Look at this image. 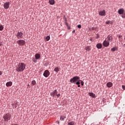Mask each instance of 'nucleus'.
Masks as SVG:
<instances>
[{
  "instance_id": "20e7f679",
  "label": "nucleus",
  "mask_w": 125,
  "mask_h": 125,
  "mask_svg": "<svg viewBox=\"0 0 125 125\" xmlns=\"http://www.w3.org/2000/svg\"><path fill=\"white\" fill-rule=\"evenodd\" d=\"M50 75V72H49V71L47 70H45L43 74V76L45 77V78H48Z\"/></svg>"
},
{
  "instance_id": "72a5a7b5",
  "label": "nucleus",
  "mask_w": 125,
  "mask_h": 125,
  "mask_svg": "<svg viewBox=\"0 0 125 125\" xmlns=\"http://www.w3.org/2000/svg\"><path fill=\"white\" fill-rule=\"evenodd\" d=\"M105 24H110V21H106Z\"/></svg>"
},
{
  "instance_id": "412c9836",
  "label": "nucleus",
  "mask_w": 125,
  "mask_h": 125,
  "mask_svg": "<svg viewBox=\"0 0 125 125\" xmlns=\"http://www.w3.org/2000/svg\"><path fill=\"white\" fill-rule=\"evenodd\" d=\"M89 94L91 97H95V94H94L93 93H89Z\"/></svg>"
},
{
  "instance_id": "2eb2a0df",
  "label": "nucleus",
  "mask_w": 125,
  "mask_h": 125,
  "mask_svg": "<svg viewBox=\"0 0 125 125\" xmlns=\"http://www.w3.org/2000/svg\"><path fill=\"white\" fill-rule=\"evenodd\" d=\"M85 49L86 51H90V50H91V47L89 46H87L85 47Z\"/></svg>"
},
{
  "instance_id": "dca6fc26",
  "label": "nucleus",
  "mask_w": 125,
  "mask_h": 125,
  "mask_svg": "<svg viewBox=\"0 0 125 125\" xmlns=\"http://www.w3.org/2000/svg\"><path fill=\"white\" fill-rule=\"evenodd\" d=\"M6 86H11L12 85V83L11 82H8L6 83Z\"/></svg>"
},
{
  "instance_id": "4468645a",
  "label": "nucleus",
  "mask_w": 125,
  "mask_h": 125,
  "mask_svg": "<svg viewBox=\"0 0 125 125\" xmlns=\"http://www.w3.org/2000/svg\"><path fill=\"white\" fill-rule=\"evenodd\" d=\"M97 48H98V49H100V48H102V44L101 43H98L96 45Z\"/></svg>"
},
{
  "instance_id": "e433bc0d",
  "label": "nucleus",
  "mask_w": 125,
  "mask_h": 125,
  "mask_svg": "<svg viewBox=\"0 0 125 125\" xmlns=\"http://www.w3.org/2000/svg\"><path fill=\"white\" fill-rule=\"evenodd\" d=\"M122 36L119 35V39H121V38H122Z\"/></svg>"
},
{
  "instance_id": "473e14b6",
  "label": "nucleus",
  "mask_w": 125,
  "mask_h": 125,
  "mask_svg": "<svg viewBox=\"0 0 125 125\" xmlns=\"http://www.w3.org/2000/svg\"><path fill=\"white\" fill-rule=\"evenodd\" d=\"M57 97H58V98L60 97V94H57Z\"/></svg>"
},
{
  "instance_id": "423d86ee",
  "label": "nucleus",
  "mask_w": 125,
  "mask_h": 125,
  "mask_svg": "<svg viewBox=\"0 0 125 125\" xmlns=\"http://www.w3.org/2000/svg\"><path fill=\"white\" fill-rule=\"evenodd\" d=\"M17 37L18 39H23V33L22 32H18L17 34Z\"/></svg>"
},
{
  "instance_id": "c03bdc74",
  "label": "nucleus",
  "mask_w": 125,
  "mask_h": 125,
  "mask_svg": "<svg viewBox=\"0 0 125 125\" xmlns=\"http://www.w3.org/2000/svg\"><path fill=\"white\" fill-rule=\"evenodd\" d=\"M0 45H1V43H0Z\"/></svg>"
},
{
  "instance_id": "1a4fd4ad",
  "label": "nucleus",
  "mask_w": 125,
  "mask_h": 125,
  "mask_svg": "<svg viewBox=\"0 0 125 125\" xmlns=\"http://www.w3.org/2000/svg\"><path fill=\"white\" fill-rule=\"evenodd\" d=\"M119 14L121 15V14H123L125 12V9H124V8H121L118 11Z\"/></svg>"
},
{
  "instance_id": "ea45409f",
  "label": "nucleus",
  "mask_w": 125,
  "mask_h": 125,
  "mask_svg": "<svg viewBox=\"0 0 125 125\" xmlns=\"http://www.w3.org/2000/svg\"><path fill=\"white\" fill-rule=\"evenodd\" d=\"M2 74V73H1V71H0V76H1Z\"/></svg>"
},
{
  "instance_id": "f03ea898",
  "label": "nucleus",
  "mask_w": 125,
  "mask_h": 125,
  "mask_svg": "<svg viewBox=\"0 0 125 125\" xmlns=\"http://www.w3.org/2000/svg\"><path fill=\"white\" fill-rule=\"evenodd\" d=\"M3 118L5 122H8V121H10V118H11V115L9 113H7L4 115Z\"/></svg>"
},
{
  "instance_id": "39448f33",
  "label": "nucleus",
  "mask_w": 125,
  "mask_h": 125,
  "mask_svg": "<svg viewBox=\"0 0 125 125\" xmlns=\"http://www.w3.org/2000/svg\"><path fill=\"white\" fill-rule=\"evenodd\" d=\"M109 44H110V42H108L106 40H104L103 43V45L105 47L109 46Z\"/></svg>"
},
{
  "instance_id": "79ce46f5",
  "label": "nucleus",
  "mask_w": 125,
  "mask_h": 125,
  "mask_svg": "<svg viewBox=\"0 0 125 125\" xmlns=\"http://www.w3.org/2000/svg\"><path fill=\"white\" fill-rule=\"evenodd\" d=\"M12 125H18L17 124H12Z\"/></svg>"
},
{
  "instance_id": "c756f323",
  "label": "nucleus",
  "mask_w": 125,
  "mask_h": 125,
  "mask_svg": "<svg viewBox=\"0 0 125 125\" xmlns=\"http://www.w3.org/2000/svg\"><path fill=\"white\" fill-rule=\"evenodd\" d=\"M122 18L125 19V13L122 16Z\"/></svg>"
},
{
  "instance_id": "7c9ffc66",
  "label": "nucleus",
  "mask_w": 125,
  "mask_h": 125,
  "mask_svg": "<svg viewBox=\"0 0 125 125\" xmlns=\"http://www.w3.org/2000/svg\"><path fill=\"white\" fill-rule=\"evenodd\" d=\"M78 28H79V29H81V28H82V25L81 24H79L77 26Z\"/></svg>"
},
{
  "instance_id": "bb28decb",
  "label": "nucleus",
  "mask_w": 125,
  "mask_h": 125,
  "mask_svg": "<svg viewBox=\"0 0 125 125\" xmlns=\"http://www.w3.org/2000/svg\"><path fill=\"white\" fill-rule=\"evenodd\" d=\"M3 30V26L2 25H0V31H2Z\"/></svg>"
},
{
  "instance_id": "9b49d317",
  "label": "nucleus",
  "mask_w": 125,
  "mask_h": 125,
  "mask_svg": "<svg viewBox=\"0 0 125 125\" xmlns=\"http://www.w3.org/2000/svg\"><path fill=\"white\" fill-rule=\"evenodd\" d=\"M105 14H106V13L105 12V10L102 11L99 13V15L101 16H105Z\"/></svg>"
},
{
  "instance_id": "cd10ccee",
  "label": "nucleus",
  "mask_w": 125,
  "mask_h": 125,
  "mask_svg": "<svg viewBox=\"0 0 125 125\" xmlns=\"http://www.w3.org/2000/svg\"><path fill=\"white\" fill-rule=\"evenodd\" d=\"M37 60H38V59H36V58H34L33 59V62H34V63H37Z\"/></svg>"
},
{
  "instance_id": "c85d7f7f",
  "label": "nucleus",
  "mask_w": 125,
  "mask_h": 125,
  "mask_svg": "<svg viewBox=\"0 0 125 125\" xmlns=\"http://www.w3.org/2000/svg\"><path fill=\"white\" fill-rule=\"evenodd\" d=\"M111 51L114 52V51H115L116 50V48H111Z\"/></svg>"
},
{
  "instance_id": "f704fd0d",
  "label": "nucleus",
  "mask_w": 125,
  "mask_h": 125,
  "mask_svg": "<svg viewBox=\"0 0 125 125\" xmlns=\"http://www.w3.org/2000/svg\"><path fill=\"white\" fill-rule=\"evenodd\" d=\"M84 83L83 82V81H81V84L82 85H83Z\"/></svg>"
},
{
  "instance_id": "7ed1b4c3",
  "label": "nucleus",
  "mask_w": 125,
  "mask_h": 125,
  "mask_svg": "<svg viewBox=\"0 0 125 125\" xmlns=\"http://www.w3.org/2000/svg\"><path fill=\"white\" fill-rule=\"evenodd\" d=\"M17 42L19 45L21 46L24 45L26 43L25 41L23 40L17 41Z\"/></svg>"
},
{
  "instance_id": "a18cd8bd",
  "label": "nucleus",
  "mask_w": 125,
  "mask_h": 125,
  "mask_svg": "<svg viewBox=\"0 0 125 125\" xmlns=\"http://www.w3.org/2000/svg\"><path fill=\"white\" fill-rule=\"evenodd\" d=\"M81 81H82V80H79L80 82H81Z\"/></svg>"
},
{
  "instance_id": "6e6552de",
  "label": "nucleus",
  "mask_w": 125,
  "mask_h": 125,
  "mask_svg": "<svg viewBox=\"0 0 125 125\" xmlns=\"http://www.w3.org/2000/svg\"><path fill=\"white\" fill-rule=\"evenodd\" d=\"M9 7V2H6L4 4V8L7 9Z\"/></svg>"
},
{
  "instance_id": "58836bf2",
  "label": "nucleus",
  "mask_w": 125,
  "mask_h": 125,
  "mask_svg": "<svg viewBox=\"0 0 125 125\" xmlns=\"http://www.w3.org/2000/svg\"><path fill=\"white\" fill-rule=\"evenodd\" d=\"M76 32V30H73V31H72V33H75Z\"/></svg>"
},
{
  "instance_id": "a878e982",
  "label": "nucleus",
  "mask_w": 125,
  "mask_h": 125,
  "mask_svg": "<svg viewBox=\"0 0 125 125\" xmlns=\"http://www.w3.org/2000/svg\"><path fill=\"white\" fill-rule=\"evenodd\" d=\"M32 84H33V85H35V84H36V81L33 80L31 82Z\"/></svg>"
},
{
  "instance_id": "f257e3e1",
  "label": "nucleus",
  "mask_w": 125,
  "mask_h": 125,
  "mask_svg": "<svg viewBox=\"0 0 125 125\" xmlns=\"http://www.w3.org/2000/svg\"><path fill=\"white\" fill-rule=\"evenodd\" d=\"M26 68V64L25 63L21 62L19 63L16 68V71L17 72H23L25 68Z\"/></svg>"
},
{
  "instance_id": "f8f14e48",
  "label": "nucleus",
  "mask_w": 125,
  "mask_h": 125,
  "mask_svg": "<svg viewBox=\"0 0 125 125\" xmlns=\"http://www.w3.org/2000/svg\"><path fill=\"white\" fill-rule=\"evenodd\" d=\"M35 58L38 60L41 58V55H40L39 53L36 54L35 55Z\"/></svg>"
},
{
  "instance_id": "ddd939ff",
  "label": "nucleus",
  "mask_w": 125,
  "mask_h": 125,
  "mask_svg": "<svg viewBox=\"0 0 125 125\" xmlns=\"http://www.w3.org/2000/svg\"><path fill=\"white\" fill-rule=\"evenodd\" d=\"M106 86H107V87H112V86H113V83L111 82L107 83L106 84Z\"/></svg>"
},
{
  "instance_id": "b1692460",
  "label": "nucleus",
  "mask_w": 125,
  "mask_h": 125,
  "mask_svg": "<svg viewBox=\"0 0 125 125\" xmlns=\"http://www.w3.org/2000/svg\"><path fill=\"white\" fill-rule=\"evenodd\" d=\"M68 125H75V122H74L73 121L70 122L68 123Z\"/></svg>"
},
{
  "instance_id": "c9c22d12",
  "label": "nucleus",
  "mask_w": 125,
  "mask_h": 125,
  "mask_svg": "<svg viewBox=\"0 0 125 125\" xmlns=\"http://www.w3.org/2000/svg\"><path fill=\"white\" fill-rule=\"evenodd\" d=\"M122 88L125 90V85H122Z\"/></svg>"
},
{
  "instance_id": "aec40b11",
  "label": "nucleus",
  "mask_w": 125,
  "mask_h": 125,
  "mask_svg": "<svg viewBox=\"0 0 125 125\" xmlns=\"http://www.w3.org/2000/svg\"><path fill=\"white\" fill-rule=\"evenodd\" d=\"M70 83H75V79H74V78L70 80Z\"/></svg>"
},
{
  "instance_id": "f3484780",
  "label": "nucleus",
  "mask_w": 125,
  "mask_h": 125,
  "mask_svg": "<svg viewBox=\"0 0 125 125\" xmlns=\"http://www.w3.org/2000/svg\"><path fill=\"white\" fill-rule=\"evenodd\" d=\"M73 79L74 80V81L76 82L77 81L80 80V77L79 76H74L73 77Z\"/></svg>"
},
{
  "instance_id": "a19ab883",
  "label": "nucleus",
  "mask_w": 125,
  "mask_h": 125,
  "mask_svg": "<svg viewBox=\"0 0 125 125\" xmlns=\"http://www.w3.org/2000/svg\"><path fill=\"white\" fill-rule=\"evenodd\" d=\"M78 87H81V85H80V84L78 85Z\"/></svg>"
},
{
  "instance_id": "2f4dec72",
  "label": "nucleus",
  "mask_w": 125,
  "mask_h": 125,
  "mask_svg": "<svg viewBox=\"0 0 125 125\" xmlns=\"http://www.w3.org/2000/svg\"><path fill=\"white\" fill-rule=\"evenodd\" d=\"M81 83H80V82H77L76 83V84H77L78 85H79Z\"/></svg>"
},
{
  "instance_id": "5701e85b",
  "label": "nucleus",
  "mask_w": 125,
  "mask_h": 125,
  "mask_svg": "<svg viewBox=\"0 0 125 125\" xmlns=\"http://www.w3.org/2000/svg\"><path fill=\"white\" fill-rule=\"evenodd\" d=\"M64 119H66V117H65L64 116H61L60 118L61 121H64Z\"/></svg>"
},
{
  "instance_id": "4c0bfd02",
  "label": "nucleus",
  "mask_w": 125,
  "mask_h": 125,
  "mask_svg": "<svg viewBox=\"0 0 125 125\" xmlns=\"http://www.w3.org/2000/svg\"><path fill=\"white\" fill-rule=\"evenodd\" d=\"M56 123V124H57L58 125H59V121H57Z\"/></svg>"
},
{
  "instance_id": "6ab92c4d",
  "label": "nucleus",
  "mask_w": 125,
  "mask_h": 125,
  "mask_svg": "<svg viewBox=\"0 0 125 125\" xmlns=\"http://www.w3.org/2000/svg\"><path fill=\"white\" fill-rule=\"evenodd\" d=\"M49 2L50 4H51L52 5L54 4L55 1H54V0H49Z\"/></svg>"
},
{
  "instance_id": "0eeeda50",
  "label": "nucleus",
  "mask_w": 125,
  "mask_h": 125,
  "mask_svg": "<svg viewBox=\"0 0 125 125\" xmlns=\"http://www.w3.org/2000/svg\"><path fill=\"white\" fill-rule=\"evenodd\" d=\"M106 41L108 42H111L113 41V38H112L111 35H108L106 39Z\"/></svg>"
},
{
  "instance_id": "393cba45",
  "label": "nucleus",
  "mask_w": 125,
  "mask_h": 125,
  "mask_svg": "<svg viewBox=\"0 0 125 125\" xmlns=\"http://www.w3.org/2000/svg\"><path fill=\"white\" fill-rule=\"evenodd\" d=\"M46 40L47 42L49 41V40H50V37L49 36H46Z\"/></svg>"
},
{
  "instance_id": "a211bd4d",
  "label": "nucleus",
  "mask_w": 125,
  "mask_h": 125,
  "mask_svg": "<svg viewBox=\"0 0 125 125\" xmlns=\"http://www.w3.org/2000/svg\"><path fill=\"white\" fill-rule=\"evenodd\" d=\"M54 71L56 72V73H58L59 72V67H56L54 68Z\"/></svg>"
},
{
  "instance_id": "4be33fe9",
  "label": "nucleus",
  "mask_w": 125,
  "mask_h": 125,
  "mask_svg": "<svg viewBox=\"0 0 125 125\" xmlns=\"http://www.w3.org/2000/svg\"><path fill=\"white\" fill-rule=\"evenodd\" d=\"M12 107L13 108H16V107H17V103H15L14 104H13Z\"/></svg>"
},
{
  "instance_id": "9d476101",
  "label": "nucleus",
  "mask_w": 125,
  "mask_h": 125,
  "mask_svg": "<svg viewBox=\"0 0 125 125\" xmlns=\"http://www.w3.org/2000/svg\"><path fill=\"white\" fill-rule=\"evenodd\" d=\"M55 94H57V90L56 89L51 93V95L52 97H54V96H55Z\"/></svg>"
},
{
  "instance_id": "37998d69",
  "label": "nucleus",
  "mask_w": 125,
  "mask_h": 125,
  "mask_svg": "<svg viewBox=\"0 0 125 125\" xmlns=\"http://www.w3.org/2000/svg\"><path fill=\"white\" fill-rule=\"evenodd\" d=\"M124 47H125V44H124Z\"/></svg>"
}]
</instances>
